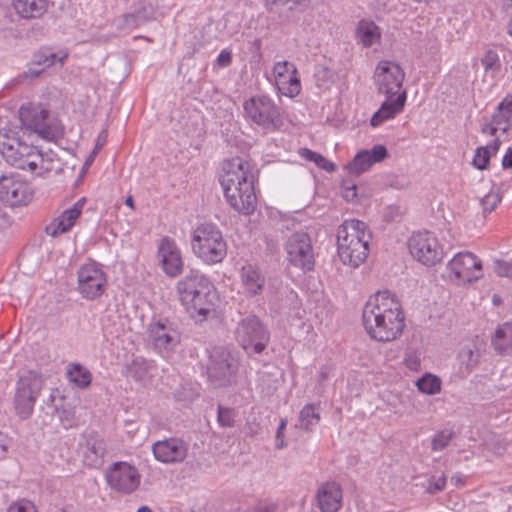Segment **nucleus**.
<instances>
[{"mask_svg": "<svg viewBox=\"0 0 512 512\" xmlns=\"http://www.w3.org/2000/svg\"><path fill=\"white\" fill-rule=\"evenodd\" d=\"M492 346L501 355L512 353V322H505L497 327L492 337Z\"/></svg>", "mask_w": 512, "mask_h": 512, "instance_id": "obj_30", "label": "nucleus"}, {"mask_svg": "<svg viewBox=\"0 0 512 512\" xmlns=\"http://www.w3.org/2000/svg\"><path fill=\"white\" fill-rule=\"evenodd\" d=\"M286 425H287V420L286 419H281V421H280V423L278 425L277 431H276L277 441L280 438H284V430L286 428Z\"/></svg>", "mask_w": 512, "mask_h": 512, "instance_id": "obj_64", "label": "nucleus"}, {"mask_svg": "<svg viewBox=\"0 0 512 512\" xmlns=\"http://www.w3.org/2000/svg\"><path fill=\"white\" fill-rule=\"evenodd\" d=\"M510 120L511 116L506 115L503 111L496 108V111L493 113L491 121L501 129V133L505 134L510 128Z\"/></svg>", "mask_w": 512, "mask_h": 512, "instance_id": "obj_49", "label": "nucleus"}, {"mask_svg": "<svg viewBox=\"0 0 512 512\" xmlns=\"http://www.w3.org/2000/svg\"><path fill=\"white\" fill-rule=\"evenodd\" d=\"M408 248L418 262L426 266L439 263L444 257V249L433 232L424 230L412 234Z\"/></svg>", "mask_w": 512, "mask_h": 512, "instance_id": "obj_11", "label": "nucleus"}, {"mask_svg": "<svg viewBox=\"0 0 512 512\" xmlns=\"http://www.w3.org/2000/svg\"><path fill=\"white\" fill-rule=\"evenodd\" d=\"M188 449V443L178 437L165 438L152 445L155 459L164 464L182 463L188 455Z\"/></svg>", "mask_w": 512, "mask_h": 512, "instance_id": "obj_20", "label": "nucleus"}, {"mask_svg": "<svg viewBox=\"0 0 512 512\" xmlns=\"http://www.w3.org/2000/svg\"><path fill=\"white\" fill-rule=\"evenodd\" d=\"M494 270L500 277L512 278V261L496 260Z\"/></svg>", "mask_w": 512, "mask_h": 512, "instance_id": "obj_51", "label": "nucleus"}, {"mask_svg": "<svg viewBox=\"0 0 512 512\" xmlns=\"http://www.w3.org/2000/svg\"><path fill=\"white\" fill-rule=\"evenodd\" d=\"M19 120L27 128L39 132L45 138H48L44 129V123L47 117V111L32 103L23 104L19 109Z\"/></svg>", "mask_w": 512, "mask_h": 512, "instance_id": "obj_27", "label": "nucleus"}, {"mask_svg": "<svg viewBox=\"0 0 512 512\" xmlns=\"http://www.w3.org/2000/svg\"><path fill=\"white\" fill-rule=\"evenodd\" d=\"M405 366L411 371H419L421 368V355L417 351H408L404 358Z\"/></svg>", "mask_w": 512, "mask_h": 512, "instance_id": "obj_50", "label": "nucleus"}, {"mask_svg": "<svg viewBox=\"0 0 512 512\" xmlns=\"http://www.w3.org/2000/svg\"><path fill=\"white\" fill-rule=\"evenodd\" d=\"M447 272L452 282L471 283L482 276V262L471 252H459L447 263Z\"/></svg>", "mask_w": 512, "mask_h": 512, "instance_id": "obj_15", "label": "nucleus"}, {"mask_svg": "<svg viewBox=\"0 0 512 512\" xmlns=\"http://www.w3.org/2000/svg\"><path fill=\"white\" fill-rule=\"evenodd\" d=\"M337 252L344 265L356 268L367 258L371 233L365 222L345 220L337 229Z\"/></svg>", "mask_w": 512, "mask_h": 512, "instance_id": "obj_3", "label": "nucleus"}, {"mask_svg": "<svg viewBox=\"0 0 512 512\" xmlns=\"http://www.w3.org/2000/svg\"><path fill=\"white\" fill-rule=\"evenodd\" d=\"M480 202L484 213H490L501 202V196L498 191L490 190L485 196L481 198Z\"/></svg>", "mask_w": 512, "mask_h": 512, "instance_id": "obj_46", "label": "nucleus"}, {"mask_svg": "<svg viewBox=\"0 0 512 512\" xmlns=\"http://www.w3.org/2000/svg\"><path fill=\"white\" fill-rule=\"evenodd\" d=\"M152 362L142 357L135 358L130 364L129 374L137 381H144L151 376Z\"/></svg>", "mask_w": 512, "mask_h": 512, "instance_id": "obj_35", "label": "nucleus"}, {"mask_svg": "<svg viewBox=\"0 0 512 512\" xmlns=\"http://www.w3.org/2000/svg\"><path fill=\"white\" fill-rule=\"evenodd\" d=\"M6 512H38V510L32 501L18 499L7 507Z\"/></svg>", "mask_w": 512, "mask_h": 512, "instance_id": "obj_48", "label": "nucleus"}, {"mask_svg": "<svg viewBox=\"0 0 512 512\" xmlns=\"http://www.w3.org/2000/svg\"><path fill=\"white\" fill-rule=\"evenodd\" d=\"M481 131L487 136L494 137V139H499L498 132H501V129H498V127L490 120L489 122L482 125Z\"/></svg>", "mask_w": 512, "mask_h": 512, "instance_id": "obj_55", "label": "nucleus"}, {"mask_svg": "<svg viewBox=\"0 0 512 512\" xmlns=\"http://www.w3.org/2000/svg\"><path fill=\"white\" fill-rule=\"evenodd\" d=\"M193 254L202 263L212 266L221 263L227 256V242L216 224L201 223L191 236Z\"/></svg>", "mask_w": 512, "mask_h": 512, "instance_id": "obj_5", "label": "nucleus"}, {"mask_svg": "<svg viewBox=\"0 0 512 512\" xmlns=\"http://www.w3.org/2000/svg\"><path fill=\"white\" fill-rule=\"evenodd\" d=\"M356 186L347 187L343 191V197L348 201H353L356 197Z\"/></svg>", "mask_w": 512, "mask_h": 512, "instance_id": "obj_63", "label": "nucleus"}, {"mask_svg": "<svg viewBox=\"0 0 512 512\" xmlns=\"http://www.w3.org/2000/svg\"><path fill=\"white\" fill-rule=\"evenodd\" d=\"M362 322L369 337L377 342L398 339L406 327L399 299L390 291H378L369 297L362 311Z\"/></svg>", "mask_w": 512, "mask_h": 512, "instance_id": "obj_1", "label": "nucleus"}, {"mask_svg": "<svg viewBox=\"0 0 512 512\" xmlns=\"http://www.w3.org/2000/svg\"><path fill=\"white\" fill-rule=\"evenodd\" d=\"M388 156L387 148L382 144L374 145L370 150L364 149L356 153L345 169L350 175H360L368 171L372 165L383 161Z\"/></svg>", "mask_w": 512, "mask_h": 512, "instance_id": "obj_22", "label": "nucleus"}, {"mask_svg": "<svg viewBox=\"0 0 512 512\" xmlns=\"http://www.w3.org/2000/svg\"><path fill=\"white\" fill-rule=\"evenodd\" d=\"M405 73L401 66L389 60L380 61L374 72V81L378 92L385 96H397L404 89Z\"/></svg>", "mask_w": 512, "mask_h": 512, "instance_id": "obj_16", "label": "nucleus"}, {"mask_svg": "<svg viewBox=\"0 0 512 512\" xmlns=\"http://www.w3.org/2000/svg\"><path fill=\"white\" fill-rule=\"evenodd\" d=\"M45 51H46V56H47V68H49L55 64L62 65L64 60L68 56L67 52H64V51L53 52L49 49H47Z\"/></svg>", "mask_w": 512, "mask_h": 512, "instance_id": "obj_52", "label": "nucleus"}, {"mask_svg": "<svg viewBox=\"0 0 512 512\" xmlns=\"http://www.w3.org/2000/svg\"><path fill=\"white\" fill-rule=\"evenodd\" d=\"M316 499L321 512H338L342 506V488L337 482H325L318 488Z\"/></svg>", "mask_w": 512, "mask_h": 512, "instance_id": "obj_26", "label": "nucleus"}, {"mask_svg": "<svg viewBox=\"0 0 512 512\" xmlns=\"http://www.w3.org/2000/svg\"><path fill=\"white\" fill-rule=\"evenodd\" d=\"M56 411L58 412L59 420L63 428L70 429L77 425L78 419L73 407L63 406L62 408H58V406H56Z\"/></svg>", "mask_w": 512, "mask_h": 512, "instance_id": "obj_43", "label": "nucleus"}, {"mask_svg": "<svg viewBox=\"0 0 512 512\" xmlns=\"http://www.w3.org/2000/svg\"><path fill=\"white\" fill-rule=\"evenodd\" d=\"M331 375H332V368L330 366L325 365V366L320 367L319 371L317 372V378H318L319 383L322 384L324 381L329 379Z\"/></svg>", "mask_w": 512, "mask_h": 512, "instance_id": "obj_58", "label": "nucleus"}, {"mask_svg": "<svg viewBox=\"0 0 512 512\" xmlns=\"http://www.w3.org/2000/svg\"><path fill=\"white\" fill-rule=\"evenodd\" d=\"M236 412L232 408L218 406L217 422L221 427H234Z\"/></svg>", "mask_w": 512, "mask_h": 512, "instance_id": "obj_44", "label": "nucleus"}, {"mask_svg": "<svg viewBox=\"0 0 512 512\" xmlns=\"http://www.w3.org/2000/svg\"><path fill=\"white\" fill-rule=\"evenodd\" d=\"M499 145L500 139L496 138L492 140L490 145L478 147L473 157V165L479 170L486 169L491 155L498 151Z\"/></svg>", "mask_w": 512, "mask_h": 512, "instance_id": "obj_34", "label": "nucleus"}, {"mask_svg": "<svg viewBox=\"0 0 512 512\" xmlns=\"http://www.w3.org/2000/svg\"><path fill=\"white\" fill-rule=\"evenodd\" d=\"M108 486L121 494H131L140 485L141 476L137 468L127 462H116L105 475Z\"/></svg>", "mask_w": 512, "mask_h": 512, "instance_id": "obj_17", "label": "nucleus"}, {"mask_svg": "<svg viewBox=\"0 0 512 512\" xmlns=\"http://www.w3.org/2000/svg\"><path fill=\"white\" fill-rule=\"evenodd\" d=\"M84 204L85 198H81L70 208L65 209L46 226V233L52 237H57L60 234L70 231L77 219L81 216Z\"/></svg>", "mask_w": 512, "mask_h": 512, "instance_id": "obj_23", "label": "nucleus"}, {"mask_svg": "<svg viewBox=\"0 0 512 512\" xmlns=\"http://www.w3.org/2000/svg\"><path fill=\"white\" fill-rule=\"evenodd\" d=\"M355 39L364 48L372 47L380 43L381 30L373 21L362 19L357 24Z\"/></svg>", "mask_w": 512, "mask_h": 512, "instance_id": "obj_28", "label": "nucleus"}, {"mask_svg": "<svg viewBox=\"0 0 512 512\" xmlns=\"http://www.w3.org/2000/svg\"><path fill=\"white\" fill-rule=\"evenodd\" d=\"M33 62L37 66H42L43 69L47 68V56L46 51H40L34 56Z\"/></svg>", "mask_w": 512, "mask_h": 512, "instance_id": "obj_60", "label": "nucleus"}, {"mask_svg": "<svg viewBox=\"0 0 512 512\" xmlns=\"http://www.w3.org/2000/svg\"><path fill=\"white\" fill-rule=\"evenodd\" d=\"M502 166L505 169L512 168V148H509L502 158Z\"/></svg>", "mask_w": 512, "mask_h": 512, "instance_id": "obj_62", "label": "nucleus"}, {"mask_svg": "<svg viewBox=\"0 0 512 512\" xmlns=\"http://www.w3.org/2000/svg\"><path fill=\"white\" fill-rule=\"evenodd\" d=\"M447 483V477L444 473L440 475H431L423 484L424 490L431 495L437 494L444 490Z\"/></svg>", "mask_w": 512, "mask_h": 512, "instance_id": "obj_42", "label": "nucleus"}, {"mask_svg": "<svg viewBox=\"0 0 512 512\" xmlns=\"http://www.w3.org/2000/svg\"><path fill=\"white\" fill-rule=\"evenodd\" d=\"M123 28L135 29L145 24L142 16L138 13L137 9L133 6L132 11L123 15Z\"/></svg>", "mask_w": 512, "mask_h": 512, "instance_id": "obj_47", "label": "nucleus"}, {"mask_svg": "<svg viewBox=\"0 0 512 512\" xmlns=\"http://www.w3.org/2000/svg\"><path fill=\"white\" fill-rule=\"evenodd\" d=\"M406 100V90L401 91L397 96H386L380 108L371 117V126L378 127L384 122L394 119L404 110Z\"/></svg>", "mask_w": 512, "mask_h": 512, "instance_id": "obj_25", "label": "nucleus"}, {"mask_svg": "<svg viewBox=\"0 0 512 512\" xmlns=\"http://www.w3.org/2000/svg\"><path fill=\"white\" fill-rule=\"evenodd\" d=\"M480 357L481 348L478 340L463 344L457 354L461 367H464L467 372L472 371L478 365Z\"/></svg>", "mask_w": 512, "mask_h": 512, "instance_id": "obj_31", "label": "nucleus"}, {"mask_svg": "<svg viewBox=\"0 0 512 512\" xmlns=\"http://www.w3.org/2000/svg\"><path fill=\"white\" fill-rule=\"evenodd\" d=\"M43 378L35 371H29L16 382L14 407L21 419L29 418L43 388Z\"/></svg>", "mask_w": 512, "mask_h": 512, "instance_id": "obj_9", "label": "nucleus"}, {"mask_svg": "<svg viewBox=\"0 0 512 512\" xmlns=\"http://www.w3.org/2000/svg\"><path fill=\"white\" fill-rule=\"evenodd\" d=\"M243 109L246 120L267 133L275 132L282 126L280 108L267 95L250 97L244 102Z\"/></svg>", "mask_w": 512, "mask_h": 512, "instance_id": "obj_7", "label": "nucleus"}, {"mask_svg": "<svg viewBox=\"0 0 512 512\" xmlns=\"http://www.w3.org/2000/svg\"><path fill=\"white\" fill-rule=\"evenodd\" d=\"M291 0H264L266 9L269 12H281Z\"/></svg>", "mask_w": 512, "mask_h": 512, "instance_id": "obj_53", "label": "nucleus"}, {"mask_svg": "<svg viewBox=\"0 0 512 512\" xmlns=\"http://www.w3.org/2000/svg\"><path fill=\"white\" fill-rule=\"evenodd\" d=\"M481 64L487 75L492 78L497 77L502 69V64L498 53L494 50H487L481 58Z\"/></svg>", "mask_w": 512, "mask_h": 512, "instance_id": "obj_36", "label": "nucleus"}, {"mask_svg": "<svg viewBox=\"0 0 512 512\" xmlns=\"http://www.w3.org/2000/svg\"><path fill=\"white\" fill-rule=\"evenodd\" d=\"M319 405L306 404L299 413L300 427L306 431H312L320 422Z\"/></svg>", "mask_w": 512, "mask_h": 512, "instance_id": "obj_33", "label": "nucleus"}, {"mask_svg": "<svg viewBox=\"0 0 512 512\" xmlns=\"http://www.w3.org/2000/svg\"><path fill=\"white\" fill-rule=\"evenodd\" d=\"M78 292L84 299L95 300L101 297L107 287V275L103 266L95 261L80 266L77 272Z\"/></svg>", "mask_w": 512, "mask_h": 512, "instance_id": "obj_12", "label": "nucleus"}, {"mask_svg": "<svg viewBox=\"0 0 512 512\" xmlns=\"http://www.w3.org/2000/svg\"><path fill=\"white\" fill-rule=\"evenodd\" d=\"M106 139V132L105 131H102L99 136H98V140H97V143L90 155V160L92 161L94 156L98 153V151L102 148L103 144H104V141Z\"/></svg>", "mask_w": 512, "mask_h": 512, "instance_id": "obj_61", "label": "nucleus"}, {"mask_svg": "<svg viewBox=\"0 0 512 512\" xmlns=\"http://www.w3.org/2000/svg\"><path fill=\"white\" fill-rule=\"evenodd\" d=\"M300 155L304 159L315 163L319 168L327 172H333L335 170V164L333 162L327 160L324 156L315 151H312L308 148H303L300 151Z\"/></svg>", "mask_w": 512, "mask_h": 512, "instance_id": "obj_41", "label": "nucleus"}, {"mask_svg": "<svg viewBox=\"0 0 512 512\" xmlns=\"http://www.w3.org/2000/svg\"><path fill=\"white\" fill-rule=\"evenodd\" d=\"M285 251L290 265L302 271L313 270L315 255L308 233L301 231L291 234L286 240Z\"/></svg>", "mask_w": 512, "mask_h": 512, "instance_id": "obj_14", "label": "nucleus"}, {"mask_svg": "<svg viewBox=\"0 0 512 512\" xmlns=\"http://www.w3.org/2000/svg\"><path fill=\"white\" fill-rule=\"evenodd\" d=\"M68 380L79 389L87 388L92 381L91 372L80 363H70L67 366Z\"/></svg>", "mask_w": 512, "mask_h": 512, "instance_id": "obj_32", "label": "nucleus"}, {"mask_svg": "<svg viewBox=\"0 0 512 512\" xmlns=\"http://www.w3.org/2000/svg\"><path fill=\"white\" fill-rule=\"evenodd\" d=\"M273 76L275 80V85L287 79L288 77H292L298 74L296 66L288 61H278L274 64Z\"/></svg>", "mask_w": 512, "mask_h": 512, "instance_id": "obj_39", "label": "nucleus"}, {"mask_svg": "<svg viewBox=\"0 0 512 512\" xmlns=\"http://www.w3.org/2000/svg\"><path fill=\"white\" fill-rule=\"evenodd\" d=\"M157 255L163 272L169 277H176L183 271L182 252L176 241L168 236L161 238Z\"/></svg>", "mask_w": 512, "mask_h": 512, "instance_id": "obj_19", "label": "nucleus"}, {"mask_svg": "<svg viewBox=\"0 0 512 512\" xmlns=\"http://www.w3.org/2000/svg\"><path fill=\"white\" fill-rule=\"evenodd\" d=\"M239 359L225 347H214L209 351L207 364L208 380L215 386L224 387L235 382Z\"/></svg>", "mask_w": 512, "mask_h": 512, "instance_id": "obj_8", "label": "nucleus"}, {"mask_svg": "<svg viewBox=\"0 0 512 512\" xmlns=\"http://www.w3.org/2000/svg\"><path fill=\"white\" fill-rule=\"evenodd\" d=\"M214 288L210 278L199 270H190L176 284L181 303L193 318L203 320L211 311V292Z\"/></svg>", "mask_w": 512, "mask_h": 512, "instance_id": "obj_4", "label": "nucleus"}, {"mask_svg": "<svg viewBox=\"0 0 512 512\" xmlns=\"http://www.w3.org/2000/svg\"><path fill=\"white\" fill-rule=\"evenodd\" d=\"M279 94L285 97L294 98L301 92L299 74L288 77L276 85Z\"/></svg>", "mask_w": 512, "mask_h": 512, "instance_id": "obj_38", "label": "nucleus"}, {"mask_svg": "<svg viewBox=\"0 0 512 512\" xmlns=\"http://www.w3.org/2000/svg\"><path fill=\"white\" fill-rule=\"evenodd\" d=\"M450 482L456 488H461L466 484V476L462 473H455L451 476Z\"/></svg>", "mask_w": 512, "mask_h": 512, "instance_id": "obj_59", "label": "nucleus"}, {"mask_svg": "<svg viewBox=\"0 0 512 512\" xmlns=\"http://www.w3.org/2000/svg\"><path fill=\"white\" fill-rule=\"evenodd\" d=\"M21 132L17 126L0 128V154L11 166L35 171L41 154L35 146L21 139Z\"/></svg>", "mask_w": 512, "mask_h": 512, "instance_id": "obj_6", "label": "nucleus"}, {"mask_svg": "<svg viewBox=\"0 0 512 512\" xmlns=\"http://www.w3.org/2000/svg\"><path fill=\"white\" fill-rule=\"evenodd\" d=\"M78 452L87 467L99 468L106 454L105 441L96 432H86L80 438Z\"/></svg>", "mask_w": 512, "mask_h": 512, "instance_id": "obj_21", "label": "nucleus"}, {"mask_svg": "<svg viewBox=\"0 0 512 512\" xmlns=\"http://www.w3.org/2000/svg\"><path fill=\"white\" fill-rule=\"evenodd\" d=\"M418 390L427 395H434L441 390V380L431 373H425L416 382Z\"/></svg>", "mask_w": 512, "mask_h": 512, "instance_id": "obj_37", "label": "nucleus"}, {"mask_svg": "<svg viewBox=\"0 0 512 512\" xmlns=\"http://www.w3.org/2000/svg\"><path fill=\"white\" fill-rule=\"evenodd\" d=\"M219 181L231 207L245 215L254 212L257 203L254 188L257 173L248 160L242 157L225 160Z\"/></svg>", "mask_w": 512, "mask_h": 512, "instance_id": "obj_2", "label": "nucleus"}, {"mask_svg": "<svg viewBox=\"0 0 512 512\" xmlns=\"http://www.w3.org/2000/svg\"><path fill=\"white\" fill-rule=\"evenodd\" d=\"M235 337L248 355L262 353L270 340V333L261 320L250 315L242 319L236 328Z\"/></svg>", "mask_w": 512, "mask_h": 512, "instance_id": "obj_10", "label": "nucleus"}, {"mask_svg": "<svg viewBox=\"0 0 512 512\" xmlns=\"http://www.w3.org/2000/svg\"><path fill=\"white\" fill-rule=\"evenodd\" d=\"M134 7L142 16L145 22L151 21L158 15L159 1L158 0H140L135 3Z\"/></svg>", "mask_w": 512, "mask_h": 512, "instance_id": "obj_40", "label": "nucleus"}, {"mask_svg": "<svg viewBox=\"0 0 512 512\" xmlns=\"http://www.w3.org/2000/svg\"><path fill=\"white\" fill-rule=\"evenodd\" d=\"M216 62L220 67L229 66L232 62V53L227 49L221 50L217 56Z\"/></svg>", "mask_w": 512, "mask_h": 512, "instance_id": "obj_54", "label": "nucleus"}, {"mask_svg": "<svg viewBox=\"0 0 512 512\" xmlns=\"http://www.w3.org/2000/svg\"><path fill=\"white\" fill-rule=\"evenodd\" d=\"M13 7L22 18L35 19L46 12L48 0H13Z\"/></svg>", "mask_w": 512, "mask_h": 512, "instance_id": "obj_29", "label": "nucleus"}, {"mask_svg": "<svg viewBox=\"0 0 512 512\" xmlns=\"http://www.w3.org/2000/svg\"><path fill=\"white\" fill-rule=\"evenodd\" d=\"M10 444L11 438L7 434L0 432V460L6 457Z\"/></svg>", "mask_w": 512, "mask_h": 512, "instance_id": "obj_57", "label": "nucleus"}, {"mask_svg": "<svg viewBox=\"0 0 512 512\" xmlns=\"http://www.w3.org/2000/svg\"><path fill=\"white\" fill-rule=\"evenodd\" d=\"M33 188L19 173L3 174L0 177V201L10 207L27 205L33 198Z\"/></svg>", "mask_w": 512, "mask_h": 512, "instance_id": "obj_13", "label": "nucleus"}, {"mask_svg": "<svg viewBox=\"0 0 512 512\" xmlns=\"http://www.w3.org/2000/svg\"><path fill=\"white\" fill-rule=\"evenodd\" d=\"M242 292L247 297L260 295L266 284V277L262 270L255 264H245L239 272Z\"/></svg>", "mask_w": 512, "mask_h": 512, "instance_id": "obj_24", "label": "nucleus"}, {"mask_svg": "<svg viewBox=\"0 0 512 512\" xmlns=\"http://www.w3.org/2000/svg\"><path fill=\"white\" fill-rule=\"evenodd\" d=\"M497 108L512 117V94H507L498 104Z\"/></svg>", "mask_w": 512, "mask_h": 512, "instance_id": "obj_56", "label": "nucleus"}, {"mask_svg": "<svg viewBox=\"0 0 512 512\" xmlns=\"http://www.w3.org/2000/svg\"><path fill=\"white\" fill-rule=\"evenodd\" d=\"M148 340L158 354L166 357L180 343V334L167 319H160L150 323Z\"/></svg>", "mask_w": 512, "mask_h": 512, "instance_id": "obj_18", "label": "nucleus"}, {"mask_svg": "<svg viewBox=\"0 0 512 512\" xmlns=\"http://www.w3.org/2000/svg\"><path fill=\"white\" fill-rule=\"evenodd\" d=\"M453 437V432L449 429H444L438 431L431 442L432 450L434 451H442L444 448L448 446L451 439Z\"/></svg>", "mask_w": 512, "mask_h": 512, "instance_id": "obj_45", "label": "nucleus"}]
</instances>
